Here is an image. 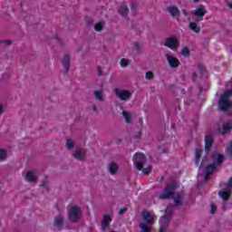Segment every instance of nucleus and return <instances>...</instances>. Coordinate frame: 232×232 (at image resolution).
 Masks as SVG:
<instances>
[{
	"label": "nucleus",
	"instance_id": "obj_9",
	"mask_svg": "<svg viewBox=\"0 0 232 232\" xmlns=\"http://www.w3.org/2000/svg\"><path fill=\"white\" fill-rule=\"evenodd\" d=\"M164 46H167L170 50H177L179 48V39L175 36L169 37L166 39Z\"/></svg>",
	"mask_w": 232,
	"mask_h": 232
},
{
	"label": "nucleus",
	"instance_id": "obj_51",
	"mask_svg": "<svg viewBox=\"0 0 232 232\" xmlns=\"http://www.w3.org/2000/svg\"><path fill=\"white\" fill-rule=\"evenodd\" d=\"M162 180H164V178H161V180H160V182H162Z\"/></svg>",
	"mask_w": 232,
	"mask_h": 232
},
{
	"label": "nucleus",
	"instance_id": "obj_2",
	"mask_svg": "<svg viewBox=\"0 0 232 232\" xmlns=\"http://www.w3.org/2000/svg\"><path fill=\"white\" fill-rule=\"evenodd\" d=\"M228 86L230 89L225 91L218 102L219 111H227L229 108H232V102L231 99H229L232 97V81L227 84V87Z\"/></svg>",
	"mask_w": 232,
	"mask_h": 232
},
{
	"label": "nucleus",
	"instance_id": "obj_18",
	"mask_svg": "<svg viewBox=\"0 0 232 232\" xmlns=\"http://www.w3.org/2000/svg\"><path fill=\"white\" fill-rule=\"evenodd\" d=\"M211 146H213V136H206L205 137V150L206 151H209L211 150Z\"/></svg>",
	"mask_w": 232,
	"mask_h": 232
},
{
	"label": "nucleus",
	"instance_id": "obj_23",
	"mask_svg": "<svg viewBox=\"0 0 232 232\" xmlns=\"http://www.w3.org/2000/svg\"><path fill=\"white\" fill-rule=\"evenodd\" d=\"M188 28H190L192 32H195V34H198L200 32V27H198V24L195 22L189 23Z\"/></svg>",
	"mask_w": 232,
	"mask_h": 232
},
{
	"label": "nucleus",
	"instance_id": "obj_3",
	"mask_svg": "<svg viewBox=\"0 0 232 232\" xmlns=\"http://www.w3.org/2000/svg\"><path fill=\"white\" fill-rule=\"evenodd\" d=\"M220 186L221 189L218 191V195L223 200V209H226V206H227V200H229V198L231 197L232 177L229 179L227 183H223Z\"/></svg>",
	"mask_w": 232,
	"mask_h": 232
},
{
	"label": "nucleus",
	"instance_id": "obj_31",
	"mask_svg": "<svg viewBox=\"0 0 232 232\" xmlns=\"http://www.w3.org/2000/svg\"><path fill=\"white\" fill-rule=\"evenodd\" d=\"M6 159V150L0 149V160H5Z\"/></svg>",
	"mask_w": 232,
	"mask_h": 232
},
{
	"label": "nucleus",
	"instance_id": "obj_12",
	"mask_svg": "<svg viewBox=\"0 0 232 232\" xmlns=\"http://www.w3.org/2000/svg\"><path fill=\"white\" fill-rule=\"evenodd\" d=\"M167 12L171 15V17H180V11L175 5H169L167 7Z\"/></svg>",
	"mask_w": 232,
	"mask_h": 232
},
{
	"label": "nucleus",
	"instance_id": "obj_8",
	"mask_svg": "<svg viewBox=\"0 0 232 232\" xmlns=\"http://www.w3.org/2000/svg\"><path fill=\"white\" fill-rule=\"evenodd\" d=\"M114 93L120 98V101H130L131 99V92L128 90L115 89Z\"/></svg>",
	"mask_w": 232,
	"mask_h": 232
},
{
	"label": "nucleus",
	"instance_id": "obj_21",
	"mask_svg": "<svg viewBox=\"0 0 232 232\" xmlns=\"http://www.w3.org/2000/svg\"><path fill=\"white\" fill-rule=\"evenodd\" d=\"M72 155L74 159H77L78 160H84V150L82 149H78Z\"/></svg>",
	"mask_w": 232,
	"mask_h": 232
},
{
	"label": "nucleus",
	"instance_id": "obj_48",
	"mask_svg": "<svg viewBox=\"0 0 232 232\" xmlns=\"http://www.w3.org/2000/svg\"><path fill=\"white\" fill-rule=\"evenodd\" d=\"M202 166H204V161H202L201 164L199 165V169H202Z\"/></svg>",
	"mask_w": 232,
	"mask_h": 232
},
{
	"label": "nucleus",
	"instance_id": "obj_17",
	"mask_svg": "<svg viewBox=\"0 0 232 232\" xmlns=\"http://www.w3.org/2000/svg\"><path fill=\"white\" fill-rule=\"evenodd\" d=\"M110 222H111V218L105 215L102 220V231H106L108 229V226H110Z\"/></svg>",
	"mask_w": 232,
	"mask_h": 232
},
{
	"label": "nucleus",
	"instance_id": "obj_10",
	"mask_svg": "<svg viewBox=\"0 0 232 232\" xmlns=\"http://www.w3.org/2000/svg\"><path fill=\"white\" fill-rule=\"evenodd\" d=\"M208 14V10H206V6L204 5H200L197 9L192 11V15L198 17L200 21H204V15Z\"/></svg>",
	"mask_w": 232,
	"mask_h": 232
},
{
	"label": "nucleus",
	"instance_id": "obj_19",
	"mask_svg": "<svg viewBox=\"0 0 232 232\" xmlns=\"http://www.w3.org/2000/svg\"><path fill=\"white\" fill-rule=\"evenodd\" d=\"M108 170L111 175H115L119 171V165L116 162H111L108 166Z\"/></svg>",
	"mask_w": 232,
	"mask_h": 232
},
{
	"label": "nucleus",
	"instance_id": "obj_49",
	"mask_svg": "<svg viewBox=\"0 0 232 232\" xmlns=\"http://www.w3.org/2000/svg\"><path fill=\"white\" fill-rule=\"evenodd\" d=\"M198 1H200V0H194V3H198Z\"/></svg>",
	"mask_w": 232,
	"mask_h": 232
},
{
	"label": "nucleus",
	"instance_id": "obj_39",
	"mask_svg": "<svg viewBox=\"0 0 232 232\" xmlns=\"http://www.w3.org/2000/svg\"><path fill=\"white\" fill-rule=\"evenodd\" d=\"M140 137H142V132L140 131L136 132L135 139H140Z\"/></svg>",
	"mask_w": 232,
	"mask_h": 232
},
{
	"label": "nucleus",
	"instance_id": "obj_36",
	"mask_svg": "<svg viewBox=\"0 0 232 232\" xmlns=\"http://www.w3.org/2000/svg\"><path fill=\"white\" fill-rule=\"evenodd\" d=\"M150 171H151V165H149L148 168L143 169L142 173L143 175H150Z\"/></svg>",
	"mask_w": 232,
	"mask_h": 232
},
{
	"label": "nucleus",
	"instance_id": "obj_15",
	"mask_svg": "<svg viewBox=\"0 0 232 232\" xmlns=\"http://www.w3.org/2000/svg\"><path fill=\"white\" fill-rule=\"evenodd\" d=\"M168 220H169V217H161L160 219V232H165L166 227H168Z\"/></svg>",
	"mask_w": 232,
	"mask_h": 232
},
{
	"label": "nucleus",
	"instance_id": "obj_13",
	"mask_svg": "<svg viewBox=\"0 0 232 232\" xmlns=\"http://www.w3.org/2000/svg\"><path fill=\"white\" fill-rule=\"evenodd\" d=\"M167 61L170 68H177L180 64V62L179 61V59L171 55H167Z\"/></svg>",
	"mask_w": 232,
	"mask_h": 232
},
{
	"label": "nucleus",
	"instance_id": "obj_14",
	"mask_svg": "<svg viewBox=\"0 0 232 232\" xmlns=\"http://www.w3.org/2000/svg\"><path fill=\"white\" fill-rule=\"evenodd\" d=\"M70 54H65L63 59V65L65 70V73H68L70 72V61H71Z\"/></svg>",
	"mask_w": 232,
	"mask_h": 232
},
{
	"label": "nucleus",
	"instance_id": "obj_1",
	"mask_svg": "<svg viewBox=\"0 0 232 232\" xmlns=\"http://www.w3.org/2000/svg\"><path fill=\"white\" fill-rule=\"evenodd\" d=\"M175 189H177V184L175 182L169 183L159 195V198L166 200V198H171L172 197L176 206H182V196H180V193L175 192Z\"/></svg>",
	"mask_w": 232,
	"mask_h": 232
},
{
	"label": "nucleus",
	"instance_id": "obj_37",
	"mask_svg": "<svg viewBox=\"0 0 232 232\" xmlns=\"http://www.w3.org/2000/svg\"><path fill=\"white\" fill-rule=\"evenodd\" d=\"M134 48L138 53L140 52V45L138 42H134Z\"/></svg>",
	"mask_w": 232,
	"mask_h": 232
},
{
	"label": "nucleus",
	"instance_id": "obj_46",
	"mask_svg": "<svg viewBox=\"0 0 232 232\" xmlns=\"http://www.w3.org/2000/svg\"><path fill=\"white\" fill-rule=\"evenodd\" d=\"M171 209V208L170 207H168L167 208H166V213H169V210Z\"/></svg>",
	"mask_w": 232,
	"mask_h": 232
},
{
	"label": "nucleus",
	"instance_id": "obj_16",
	"mask_svg": "<svg viewBox=\"0 0 232 232\" xmlns=\"http://www.w3.org/2000/svg\"><path fill=\"white\" fill-rule=\"evenodd\" d=\"M64 223V218L63 216H57L54 218V227H57V229L61 230L63 229V224Z\"/></svg>",
	"mask_w": 232,
	"mask_h": 232
},
{
	"label": "nucleus",
	"instance_id": "obj_7",
	"mask_svg": "<svg viewBox=\"0 0 232 232\" xmlns=\"http://www.w3.org/2000/svg\"><path fill=\"white\" fill-rule=\"evenodd\" d=\"M68 215L70 222H78L81 217H82V210L79 208V206H73L69 210Z\"/></svg>",
	"mask_w": 232,
	"mask_h": 232
},
{
	"label": "nucleus",
	"instance_id": "obj_43",
	"mask_svg": "<svg viewBox=\"0 0 232 232\" xmlns=\"http://www.w3.org/2000/svg\"><path fill=\"white\" fill-rule=\"evenodd\" d=\"M98 75H102V71L101 70V66H98Z\"/></svg>",
	"mask_w": 232,
	"mask_h": 232
},
{
	"label": "nucleus",
	"instance_id": "obj_30",
	"mask_svg": "<svg viewBox=\"0 0 232 232\" xmlns=\"http://www.w3.org/2000/svg\"><path fill=\"white\" fill-rule=\"evenodd\" d=\"M181 55H184L185 57H189V49L188 47H184L181 50Z\"/></svg>",
	"mask_w": 232,
	"mask_h": 232
},
{
	"label": "nucleus",
	"instance_id": "obj_32",
	"mask_svg": "<svg viewBox=\"0 0 232 232\" xmlns=\"http://www.w3.org/2000/svg\"><path fill=\"white\" fill-rule=\"evenodd\" d=\"M154 77H155V75H153V72L151 71L147 72L145 74V78L148 80H151Z\"/></svg>",
	"mask_w": 232,
	"mask_h": 232
},
{
	"label": "nucleus",
	"instance_id": "obj_5",
	"mask_svg": "<svg viewBox=\"0 0 232 232\" xmlns=\"http://www.w3.org/2000/svg\"><path fill=\"white\" fill-rule=\"evenodd\" d=\"M143 220L147 223H140V232H151V225H153V216L148 210L142 212Z\"/></svg>",
	"mask_w": 232,
	"mask_h": 232
},
{
	"label": "nucleus",
	"instance_id": "obj_42",
	"mask_svg": "<svg viewBox=\"0 0 232 232\" xmlns=\"http://www.w3.org/2000/svg\"><path fill=\"white\" fill-rule=\"evenodd\" d=\"M126 211H128V208H121L120 215H122V213H126Z\"/></svg>",
	"mask_w": 232,
	"mask_h": 232
},
{
	"label": "nucleus",
	"instance_id": "obj_35",
	"mask_svg": "<svg viewBox=\"0 0 232 232\" xmlns=\"http://www.w3.org/2000/svg\"><path fill=\"white\" fill-rule=\"evenodd\" d=\"M227 155L232 157V141H230L229 146L227 148Z\"/></svg>",
	"mask_w": 232,
	"mask_h": 232
},
{
	"label": "nucleus",
	"instance_id": "obj_50",
	"mask_svg": "<svg viewBox=\"0 0 232 232\" xmlns=\"http://www.w3.org/2000/svg\"><path fill=\"white\" fill-rule=\"evenodd\" d=\"M93 110H94V111H97V107H94Z\"/></svg>",
	"mask_w": 232,
	"mask_h": 232
},
{
	"label": "nucleus",
	"instance_id": "obj_4",
	"mask_svg": "<svg viewBox=\"0 0 232 232\" xmlns=\"http://www.w3.org/2000/svg\"><path fill=\"white\" fill-rule=\"evenodd\" d=\"M212 159L214 160V163L207 166L205 180H208L210 175H213V172L217 169V166H220L222 164V161L224 160V155L214 154L212 155Z\"/></svg>",
	"mask_w": 232,
	"mask_h": 232
},
{
	"label": "nucleus",
	"instance_id": "obj_47",
	"mask_svg": "<svg viewBox=\"0 0 232 232\" xmlns=\"http://www.w3.org/2000/svg\"><path fill=\"white\" fill-rule=\"evenodd\" d=\"M227 6H228L229 8H232V3H231V2L227 3Z\"/></svg>",
	"mask_w": 232,
	"mask_h": 232
},
{
	"label": "nucleus",
	"instance_id": "obj_41",
	"mask_svg": "<svg viewBox=\"0 0 232 232\" xmlns=\"http://www.w3.org/2000/svg\"><path fill=\"white\" fill-rule=\"evenodd\" d=\"M198 72L200 73V75L204 74V67H198Z\"/></svg>",
	"mask_w": 232,
	"mask_h": 232
},
{
	"label": "nucleus",
	"instance_id": "obj_27",
	"mask_svg": "<svg viewBox=\"0 0 232 232\" xmlns=\"http://www.w3.org/2000/svg\"><path fill=\"white\" fill-rule=\"evenodd\" d=\"M130 10L132 12V14H134V15L137 14V3L136 2H131L130 4Z\"/></svg>",
	"mask_w": 232,
	"mask_h": 232
},
{
	"label": "nucleus",
	"instance_id": "obj_29",
	"mask_svg": "<svg viewBox=\"0 0 232 232\" xmlns=\"http://www.w3.org/2000/svg\"><path fill=\"white\" fill-rule=\"evenodd\" d=\"M121 66H130V61L126 58H122L120 62Z\"/></svg>",
	"mask_w": 232,
	"mask_h": 232
},
{
	"label": "nucleus",
	"instance_id": "obj_26",
	"mask_svg": "<svg viewBox=\"0 0 232 232\" xmlns=\"http://www.w3.org/2000/svg\"><path fill=\"white\" fill-rule=\"evenodd\" d=\"M103 28H104V22L102 21L99 22L94 25L95 32H102Z\"/></svg>",
	"mask_w": 232,
	"mask_h": 232
},
{
	"label": "nucleus",
	"instance_id": "obj_11",
	"mask_svg": "<svg viewBox=\"0 0 232 232\" xmlns=\"http://www.w3.org/2000/svg\"><path fill=\"white\" fill-rule=\"evenodd\" d=\"M232 130V121H227L223 123L222 127L217 129L218 133L219 135H226V133H229Z\"/></svg>",
	"mask_w": 232,
	"mask_h": 232
},
{
	"label": "nucleus",
	"instance_id": "obj_6",
	"mask_svg": "<svg viewBox=\"0 0 232 232\" xmlns=\"http://www.w3.org/2000/svg\"><path fill=\"white\" fill-rule=\"evenodd\" d=\"M132 160L135 168H137L139 171H141L143 166L146 164V155L137 152L134 154Z\"/></svg>",
	"mask_w": 232,
	"mask_h": 232
},
{
	"label": "nucleus",
	"instance_id": "obj_45",
	"mask_svg": "<svg viewBox=\"0 0 232 232\" xmlns=\"http://www.w3.org/2000/svg\"><path fill=\"white\" fill-rule=\"evenodd\" d=\"M182 14L188 17V11H186V9H182Z\"/></svg>",
	"mask_w": 232,
	"mask_h": 232
},
{
	"label": "nucleus",
	"instance_id": "obj_20",
	"mask_svg": "<svg viewBox=\"0 0 232 232\" xmlns=\"http://www.w3.org/2000/svg\"><path fill=\"white\" fill-rule=\"evenodd\" d=\"M25 180L27 182H37V178L35 177V172L34 170L28 171L25 176Z\"/></svg>",
	"mask_w": 232,
	"mask_h": 232
},
{
	"label": "nucleus",
	"instance_id": "obj_25",
	"mask_svg": "<svg viewBox=\"0 0 232 232\" xmlns=\"http://www.w3.org/2000/svg\"><path fill=\"white\" fill-rule=\"evenodd\" d=\"M123 118L125 119V121L127 124H130L131 122V112H128L126 111H122Z\"/></svg>",
	"mask_w": 232,
	"mask_h": 232
},
{
	"label": "nucleus",
	"instance_id": "obj_22",
	"mask_svg": "<svg viewBox=\"0 0 232 232\" xmlns=\"http://www.w3.org/2000/svg\"><path fill=\"white\" fill-rule=\"evenodd\" d=\"M130 12V9H128V5H121L119 8V14L122 15V17H126Z\"/></svg>",
	"mask_w": 232,
	"mask_h": 232
},
{
	"label": "nucleus",
	"instance_id": "obj_38",
	"mask_svg": "<svg viewBox=\"0 0 232 232\" xmlns=\"http://www.w3.org/2000/svg\"><path fill=\"white\" fill-rule=\"evenodd\" d=\"M41 187L42 188H48V181H46V179L45 180H44V181H42V184H41Z\"/></svg>",
	"mask_w": 232,
	"mask_h": 232
},
{
	"label": "nucleus",
	"instance_id": "obj_40",
	"mask_svg": "<svg viewBox=\"0 0 232 232\" xmlns=\"http://www.w3.org/2000/svg\"><path fill=\"white\" fill-rule=\"evenodd\" d=\"M4 43L6 44V46H10V44H12V41L10 40H5Z\"/></svg>",
	"mask_w": 232,
	"mask_h": 232
},
{
	"label": "nucleus",
	"instance_id": "obj_44",
	"mask_svg": "<svg viewBox=\"0 0 232 232\" xmlns=\"http://www.w3.org/2000/svg\"><path fill=\"white\" fill-rule=\"evenodd\" d=\"M192 81H197V72H194L192 75Z\"/></svg>",
	"mask_w": 232,
	"mask_h": 232
},
{
	"label": "nucleus",
	"instance_id": "obj_33",
	"mask_svg": "<svg viewBox=\"0 0 232 232\" xmlns=\"http://www.w3.org/2000/svg\"><path fill=\"white\" fill-rule=\"evenodd\" d=\"M66 148L67 150H71L72 148H73V141L72 140H67L66 141Z\"/></svg>",
	"mask_w": 232,
	"mask_h": 232
},
{
	"label": "nucleus",
	"instance_id": "obj_28",
	"mask_svg": "<svg viewBox=\"0 0 232 232\" xmlns=\"http://www.w3.org/2000/svg\"><path fill=\"white\" fill-rule=\"evenodd\" d=\"M94 97L98 101H102V91H95L94 92Z\"/></svg>",
	"mask_w": 232,
	"mask_h": 232
},
{
	"label": "nucleus",
	"instance_id": "obj_24",
	"mask_svg": "<svg viewBox=\"0 0 232 232\" xmlns=\"http://www.w3.org/2000/svg\"><path fill=\"white\" fill-rule=\"evenodd\" d=\"M200 157H202V150L199 149H196V155H195L196 166H198V164H200Z\"/></svg>",
	"mask_w": 232,
	"mask_h": 232
},
{
	"label": "nucleus",
	"instance_id": "obj_34",
	"mask_svg": "<svg viewBox=\"0 0 232 232\" xmlns=\"http://www.w3.org/2000/svg\"><path fill=\"white\" fill-rule=\"evenodd\" d=\"M210 213L211 215H215L217 213V205L216 204H211L210 205Z\"/></svg>",
	"mask_w": 232,
	"mask_h": 232
},
{
	"label": "nucleus",
	"instance_id": "obj_52",
	"mask_svg": "<svg viewBox=\"0 0 232 232\" xmlns=\"http://www.w3.org/2000/svg\"><path fill=\"white\" fill-rule=\"evenodd\" d=\"M230 53H232V49H230Z\"/></svg>",
	"mask_w": 232,
	"mask_h": 232
}]
</instances>
